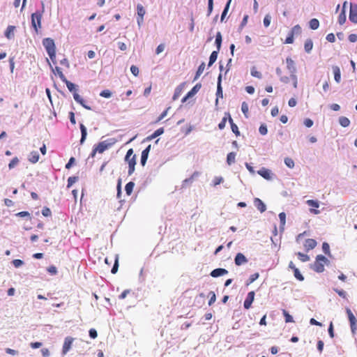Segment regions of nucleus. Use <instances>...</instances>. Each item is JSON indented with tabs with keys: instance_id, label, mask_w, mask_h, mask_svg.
<instances>
[{
	"instance_id": "4c0bfd02",
	"label": "nucleus",
	"mask_w": 357,
	"mask_h": 357,
	"mask_svg": "<svg viewBox=\"0 0 357 357\" xmlns=\"http://www.w3.org/2000/svg\"><path fill=\"white\" fill-rule=\"evenodd\" d=\"M279 218H280V224H281V229L283 230L284 229V227L285 225V222H286V215L284 212H282L279 214Z\"/></svg>"
},
{
	"instance_id": "6ab92c4d",
	"label": "nucleus",
	"mask_w": 357,
	"mask_h": 357,
	"mask_svg": "<svg viewBox=\"0 0 357 357\" xmlns=\"http://www.w3.org/2000/svg\"><path fill=\"white\" fill-rule=\"evenodd\" d=\"M258 174L265 179L270 180L271 178V172L268 169L263 167L258 171Z\"/></svg>"
},
{
	"instance_id": "5fc2aeb1",
	"label": "nucleus",
	"mask_w": 357,
	"mask_h": 357,
	"mask_svg": "<svg viewBox=\"0 0 357 357\" xmlns=\"http://www.w3.org/2000/svg\"><path fill=\"white\" fill-rule=\"evenodd\" d=\"M77 180V177L76 176H70L68 178V185L67 187L70 188L73 183H75Z\"/></svg>"
},
{
	"instance_id": "cd10ccee",
	"label": "nucleus",
	"mask_w": 357,
	"mask_h": 357,
	"mask_svg": "<svg viewBox=\"0 0 357 357\" xmlns=\"http://www.w3.org/2000/svg\"><path fill=\"white\" fill-rule=\"evenodd\" d=\"M339 123L340 124L344 127H348L350 125V121L347 117L345 116H341L339 118Z\"/></svg>"
},
{
	"instance_id": "bf43d9fd",
	"label": "nucleus",
	"mask_w": 357,
	"mask_h": 357,
	"mask_svg": "<svg viewBox=\"0 0 357 357\" xmlns=\"http://www.w3.org/2000/svg\"><path fill=\"white\" fill-rule=\"evenodd\" d=\"M42 214H43V215L45 216V217H48L52 215V212L49 208L44 207L42 210Z\"/></svg>"
},
{
	"instance_id": "9b49d317",
	"label": "nucleus",
	"mask_w": 357,
	"mask_h": 357,
	"mask_svg": "<svg viewBox=\"0 0 357 357\" xmlns=\"http://www.w3.org/2000/svg\"><path fill=\"white\" fill-rule=\"evenodd\" d=\"M74 339L70 337H66L63 345V354H66L70 349Z\"/></svg>"
},
{
	"instance_id": "3c124183",
	"label": "nucleus",
	"mask_w": 357,
	"mask_h": 357,
	"mask_svg": "<svg viewBox=\"0 0 357 357\" xmlns=\"http://www.w3.org/2000/svg\"><path fill=\"white\" fill-rule=\"evenodd\" d=\"M199 173L198 172H194L192 176L184 181L185 183H192L194 179L199 176Z\"/></svg>"
},
{
	"instance_id": "39448f33",
	"label": "nucleus",
	"mask_w": 357,
	"mask_h": 357,
	"mask_svg": "<svg viewBox=\"0 0 357 357\" xmlns=\"http://www.w3.org/2000/svg\"><path fill=\"white\" fill-rule=\"evenodd\" d=\"M42 15L43 13L40 11H37L31 15V25L36 32L41 27Z\"/></svg>"
},
{
	"instance_id": "72a5a7b5",
	"label": "nucleus",
	"mask_w": 357,
	"mask_h": 357,
	"mask_svg": "<svg viewBox=\"0 0 357 357\" xmlns=\"http://www.w3.org/2000/svg\"><path fill=\"white\" fill-rule=\"evenodd\" d=\"M309 25L312 29L315 30L318 29L319 26V22L317 19L313 18L310 20Z\"/></svg>"
},
{
	"instance_id": "58836bf2",
	"label": "nucleus",
	"mask_w": 357,
	"mask_h": 357,
	"mask_svg": "<svg viewBox=\"0 0 357 357\" xmlns=\"http://www.w3.org/2000/svg\"><path fill=\"white\" fill-rule=\"evenodd\" d=\"M282 314L284 317L285 322H287V323L294 322L293 317L289 314V312L287 310H283Z\"/></svg>"
},
{
	"instance_id": "e433bc0d",
	"label": "nucleus",
	"mask_w": 357,
	"mask_h": 357,
	"mask_svg": "<svg viewBox=\"0 0 357 357\" xmlns=\"http://www.w3.org/2000/svg\"><path fill=\"white\" fill-rule=\"evenodd\" d=\"M216 95H217V96L222 97V86H221V75H220L218 77V82Z\"/></svg>"
},
{
	"instance_id": "680f3d73",
	"label": "nucleus",
	"mask_w": 357,
	"mask_h": 357,
	"mask_svg": "<svg viewBox=\"0 0 357 357\" xmlns=\"http://www.w3.org/2000/svg\"><path fill=\"white\" fill-rule=\"evenodd\" d=\"M130 71L132 73V75L136 77L139 75V68L136 66H134V65H132L130 67Z\"/></svg>"
},
{
	"instance_id": "473e14b6",
	"label": "nucleus",
	"mask_w": 357,
	"mask_h": 357,
	"mask_svg": "<svg viewBox=\"0 0 357 357\" xmlns=\"http://www.w3.org/2000/svg\"><path fill=\"white\" fill-rule=\"evenodd\" d=\"M62 82L66 84L68 89L70 92H74V93L76 92V86L73 83L68 81L66 78V81H62Z\"/></svg>"
},
{
	"instance_id": "ea45409f",
	"label": "nucleus",
	"mask_w": 357,
	"mask_h": 357,
	"mask_svg": "<svg viewBox=\"0 0 357 357\" xmlns=\"http://www.w3.org/2000/svg\"><path fill=\"white\" fill-rule=\"evenodd\" d=\"M297 256L298 259L303 262H305L310 260L309 256L302 252H298Z\"/></svg>"
},
{
	"instance_id": "1a4fd4ad",
	"label": "nucleus",
	"mask_w": 357,
	"mask_h": 357,
	"mask_svg": "<svg viewBox=\"0 0 357 357\" xmlns=\"http://www.w3.org/2000/svg\"><path fill=\"white\" fill-rule=\"evenodd\" d=\"M255 298V292L253 291H250L244 301L243 306L245 309H249Z\"/></svg>"
},
{
	"instance_id": "423d86ee",
	"label": "nucleus",
	"mask_w": 357,
	"mask_h": 357,
	"mask_svg": "<svg viewBox=\"0 0 357 357\" xmlns=\"http://www.w3.org/2000/svg\"><path fill=\"white\" fill-rule=\"evenodd\" d=\"M346 312L347 314L348 319H349V321L350 323L351 332L353 334H354L357 329V328H356L357 320H356L354 314H353V312H351V310L349 308H346Z\"/></svg>"
},
{
	"instance_id": "37998d69",
	"label": "nucleus",
	"mask_w": 357,
	"mask_h": 357,
	"mask_svg": "<svg viewBox=\"0 0 357 357\" xmlns=\"http://www.w3.org/2000/svg\"><path fill=\"white\" fill-rule=\"evenodd\" d=\"M306 203L309 206L312 207V208H317L319 206V202L317 201H315L313 199H309L306 202Z\"/></svg>"
},
{
	"instance_id": "603ef678",
	"label": "nucleus",
	"mask_w": 357,
	"mask_h": 357,
	"mask_svg": "<svg viewBox=\"0 0 357 357\" xmlns=\"http://www.w3.org/2000/svg\"><path fill=\"white\" fill-rule=\"evenodd\" d=\"M231 0H229L228 2L226 4V6L222 13V15H221V20L222 21L225 16L227 15V12H228V10H229V5H230V3H231Z\"/></svg>"
},
{
	"instance_id": "e2e57ef3",
	"label": "nucleus",
	"mask_w": 357,
	"mask_h": 357,
	"mask_svg": "<svg viewBox=\"0 0 357 357\" xmlns=\"http://www.w3.org/2000/svg\"><path fill=\"white\" fill-rule=\"evenodd\" d=\"M232 132L236 135L238 136L240 135V132L238 130V128L236 124L232 123L231 126Z\"/></svg>"
},
{
	"instance_id": "b1692460",
	"label": "nucleus",
	"mask_w": 357,
	"mask_h": 357,
	"mask_svg": "<svg viewBox=\"0 0 357 357\" xmlns=\"http://www.w3.org/2000/svg\"><path fill=\"white\" fill-rule=\"evenodd\" d=\"M163 132H164V128H158L152 135L149 136L147 137V139L152 140V139H155V137H157L158 136L163 134Z\"/></svg>"
},
{
	"instance_id": "a878e982",
	"label": "nucleus",
	"mask_w": 357,
	"mask_h": 357,
	"mask_svg": "<svg viewBox=\"0 0 357 357\" xmlns=\"http://www.w3.org/2000/svg\"><path fill=\"white\" fill-rule=\"evenodd\" d=\"M236 153L234 152H230L227 156V162L229 165L235 162Z\"/></svg>"
},
{
	"instance_id": "f704fd0d",
	"label": "nucleus",
	"mask_w": 357,
	"mask_h": 357,
	"mask_svg": "<svg viewBox=\"0 0 357 357\" xmlns=\"http://www.w3.org/2000/svg\"><path fill=\"white\" fill-rule=\"evenodd\" d=\"M204 68H205V63H202L198 67V69L196 72V75H195V80H196L197 79L199 78V77L202 75V73L204 72Z\"/></svg>"
},
{
	"instance_id": "774afa93",
	"label": "nucleus",
	"mask_w": 357,
	"mask_h": 357,
	"mask_svg": "<svg viewBox=\"0 0 357 357\" xmlns=\"http://www.w3.org/2000/svg\"><path fill=\"white\" fill-rule=\"evenodd\" d=\"M164 50H165V45L160 44L155 50L156 54H160L161 52H162L164 51Z\"/></svg>"
},
{
	"instance_id": "aec40b11",
	"label": "nucleus",
	"mask_w": 357,
	"mask_h": 357,
	"mask_svg": "<svg viewBox=\"0 0 357 357\" xmlns=\"http://www.w3.org/2000/svg\"><path fill=\"white\" fill-rule=\"evenodd\" d=\"M15 30V26H12V25H9L6 31H5V36L8 38V39H11L14 37V31Z\"/></svg>"
},
{
	"instance_id": "79ce46f5",
	"label": "nucleus",
	"mask_w": 357,
	"mask_h": 357,
	"mask_svg": "<svg viewBox=\"0 0 357 357\" xmlns=\"http://www.w3.org/2000/svg\"><path fill=\"white\" fill-rule=\"evenodd\" d=\"M171 109V107H168L158 117V119H156V121H155V123L160 122V121H162L167 114V112L169 111V109Z\"/></svg>"
},
{
	"instance_id": "5701e85b",
	"label": "nucleus",
	"mask_w": 357,
	"mask_h": 357,
	"mask_svg": "<svg viewBox=\"0 0 357 357\" xmlns=\"http://www.w3.org/2000/svg\"><path fill=\"white\" fill-rule=\"evenodd\" d=\"M39 160V154L38 151H32L30 153L29 161L31 163H36Z\"/></svg>"
},
{
	"instance_id": "f3484780",
	"label": "nucleus",
	"mask_w": 357,
	"mask_h": 357,
	"mask_svg": "<svg viewBox=\"0 0 357 357\" xmlns=\"http://www.w3.org/2000/svg\"><path fill=\"white\" fill-rule=\"evenodd\" d=\"M49 65L50 66L52 71L54 73H57V75H59V77H60L61 80V81H66V76L64 75V74L63 73V72L61 71V69L59 68V67H57L56 66L54 68H53L51 66V63L50 62V61L48 59H47Z\"/></svg>"
},
{
	"instance_id": "49530a36",
	"label": "nucleus",
	"mask_w": 357,
	"mask_h": 357,
	"mask_svg": "<svg viewBox=\"0 0 357 357\" xmlns=\"http://www.w3.org/2000/svg\"><path fill=\"white\" fill-rule=\"evenodd\" d=\"M112 92L109 90H108V89L103 90L100 93V96L101 97H103V98H110L112 96Z\"/></svg>"
},
{
	"instance_id": "4d7b16f0",
	"label": "nucleus",
	"mask_w": 357,
	"mask_h": 357,
	"mask_svg": "<svg viewBox=\"0 0 357 357\" xmlns=\"http://www.w3.org/2000/svg\"><path fill=\"white\" fill-rule=\"evenodd\" d=\"M271 16L269 15H266L264 18V25L265 27H268L271 24Z\"/></svg>"
},
{
	"instance_id": "a18cd8bd",
	"label": "nucleus",
	"mask_w": 357,
	"mask_h": 357,
	"mask_svg": "<svg viewBox=\"0 0 357 357\" xmlns=\"http://www.w3.org/2000/svg\"><path fill=\"white\" fill-rule=\"evenodd\" d=\"M19 163V159L17 157L13 158L8 164L10 169L14 168Z\"/></svg>"
},
{
	"instance_id": "a211bd4d",
	"label": "nucleus",
	"mask_w": 357,
	"mask_h": 357,
	"mask_svg": "<svg viewBox=\"0 0 357 357\" xmlns=\"http://www.w3.org/2000/svg\"><path fill=\"white\" fill-rule=\"evenodd\" d=\"M286 63H287V67L291 73V75H294V73L296 72V67H295L294 61L291 58L288 57L286 59Z\"/></svg>"
},
{
	"instance_id": "a19ab883",
	"label": "nucleus",
	"mask_w": 357,
	"mask_h": 357,
	"mask_svg": "<svg viewBox=\"0 0 357 357\" xmlns=\"http://www.w3.org/2000/svg\"><path fill=\"white\" fill-rule=\"evenodd\" d=\"M251 75L259 79L262 77L261 73L258 71L255 67L251 69Z\"/></svg>"
},
{
	"instance_id": "4be33fe9",
	"label": "nucleus",
	"mask_w": 357,
	"mask_h": 357,
	"mask_svg": "<svg viewBox=\"0 0 357 357\" xmlns=\"http://www.w3.org/2000/svg\"><path fill=\"white\" fill-rule=\"evenodd\" d=\"M333 71L334 73V79L335 80L339 83L341 79V73L340 69L338 66H333Z\"/></svg>"
},
{
	"instance_id": "f8f14e48",
	"label": "nucleus",
	"mask_w": 357,
	"mask_h": 357,
	"mask_svg": "<svg viewBox=\"0 0 357 357\" xmlns=\"http://www.w3.org/2000/svg\"><path fill=\"white\" fill-rule=\"evenodd\" d=\"M185 82H183V83L180 84L176 88V89L174 91V93L173 98H172L174 100H176V99L178 98V97L183 93V91L184 89H185Z\"/></svg>"
},
{
	"instance_id": "412c9836",
	"label": "nucleus",
	"mask_w": 357,
	"mask_h": 357,
	"mask_svg": "<svg viewBox=\"0 0 357 357\" xmlns=\"http://www.w3.org/2000/svg\"><path fill=\"white\" fill-rule=\"evenodd\" d=\"M73 98H74L75 100L77 102L79 103L82 107H84L86 109H91L90 107H89L84 104V100L81 98V96L77 92L73 93Z\"/></svg>"
},
{
	"instance_id": "c756f323",
	"label": "nucleus",
	"mask_w": 357,
	"mask_h": 357,
	"mask_svg": "<svg viewBox=\"0 0 357 357\" xmlns=\"http://www.w3.org/2000/svg\"><path fill=\"white\" fill-rule=\"evenodd\" d=\"M313 47V43L311 39H307L304 44V48L306 52L309 53Z\"/></svg>"
},
{
	"instance_id": "69168bd1",
	"label": "nucleus",
	"mask_w": 357,
	"mask_h": 357,
	"mask_svg": "<svg viewBox=\"0 0 357 357\" xmlns=\"http://www.w3.org/2000/svg\"><path fill=\"white\" fill-rule=\"evenodd\" d=\"M47 271L52 275H56L57 273V269L54 266L48 267Z\"/></svg>"
},
{
	"instance_id": "8fccbe9b",
	"label": "nucleus",
	"mask_w": 357,
	"mask_h": 357,
	"mask_svg": "<svg viewBox=\"0 0 357 357\" xmlns=\"http://www.w3.org/2000/svg\"><path fill=\"white\" fill-rule=\"evenodd\" d=\"M294 35L291 32L289 33L288 36L287 37L284 43L285 44H291L294 43Z\"/></svg>"
},
{
	"instance_id": "7ed1b4c3",
	"label": "nucleus",
	"mask_w": 357,
	"mask_h": 357,
	"mask_svg": "<svg viewBox=\"0 0 357 357\" xmlns=\"http://www.w3.org/2000/svg\"><path fill=\"white\" fill-rule=\"evenodd\" d=\"M126 160L128 163V174L131 175L135 171V166L136 164L135 155H133L132 149H130L126 153Z\"/></svg>"
},
{
	"instance_id": "6e6d98bb",
	"label": "nucleus",
	"mask_w": 357,
	"mask_h": 357,
	"mask_svg": "<svg viewBox=\"0 0 357 357\" xmlns=\"http://www.w3.org/2000/svg\"><path fill=\"white\" fill-rule=\"evenodd\" d=\"M259 275L258 273L252 274L249 278V282H248V284L252 283L254 281H255L259 278Z\"/></svg>"
},
{
	"instance_id": "bb28decb",
	"label": "nucleus",
	"mask_w": 357,
	"mask_h": 357,
	"mask_svg": "<svg viewBox=\"0 0 357 357\" xmlns=\"http://www.w3.org/2000/svg\"><path fill=\"white\" fill-rule=\"evenodd\" d=\"M215 43L217 46V50L220 51L222 44V34L219 31L216 33Z\"/></svg>"
},
{
	"instance_id": "2eb2a0df",
	"label": "nucleus",
	"mask_w": 357,
	"mask_h": 357,
	"mask_svg": "<svg viewBox=\"0 0 357 357\" xmlns=\"http://www.w3.org/2000/svg\"><path fill=\"white\" fill-rule=\"evenodd\" d=\"M254 204L255 207L261 212L263 213L266 210V205L259 198H255Z\"/></svg>"
},
{
	"instance_id": "09e8293b",
	"label": "nucleus",
	"mask_w": 357,
	"mask_h": 357,
	"mask_svg": "<svg viewBox=\"0 0 357 357\" xmlns=\"http://www.w3.org/2000/svg\"><path fill=\"white\" fill-rule=\"evenodd\" d=\"M241 110H242L243 113L244 114V115L247 117L248 111H249V108H248V104L245 102H243L242 103Z\"/></svg>"
},
{
	"instance_id": "0eeeda50",
	"label": "nucleus",
	"mask_w": 357,
	"mask_h": 357,
	"mask_svg": "<svg viewBox=\"0 0 357 357\" xmlns=\"http://www.w3.org/2000/svg\"><path fill=\"white\" fill-rule=\"evenodd\" d=\"M349 20L354 23H357V4L351 3L350 4V10H349Z\"/></svg>"
},
{
	"instance_id": "338daca9",
	"label": "nucleus",
	"mask_w": 357,
	"mask_h": 357,
	"mask_svg": "<svg viewBox=\"0 0 357 357\" xmlns=\"http://www.w3.org/2000/svg\"><path fill=\"white\" fill-rule=\"evenodd\" d=\"M13 264L15 268H18L23 264V261H22L21 259H14L13 261Z\"/></svg>"
},
{
	"instance_id": "c03bdc74",
	"label": "nucleus",
	"mask_w": 357,
	"mask_h": 357,
	"mask_svg": "<svg viewBox=\"0 0 357 357\" xmlns=\"http://www.w3.org/2000/svg\"><path fill=\"white\" fill-rule=\"evenodd\" d=\"M291 33H293L294 35H299L301 33V27L300 26V25L297 24V25H295L291 30L290 31Z\"/></svg>"
},
{
	"instance_id": "c9c22d12",
	"label": "nucleus",
	"mask_w": 357,
	"mask_h": 357,
	"mask_svg": "<svg viewBox=\"0 0 357 357\" xmlns=\"http://www.w3.org/2000/svg\"><path fill=\"white\" fill-rule=\"evenodd\" d=\"M346 22V14L345 11L343 9L342 11L340 13L338 16V22L340 24L342 25Z\"/></svg>"
},
{
	"instance_id": "9d476101",
	"label": "nucleus",
	"mask_w": 357,
	"mask_h": 357,
	"mask_svg": "<svg viewBox=\"0 0 357 357\" xmlns=\"http://www.w3.org/2000/svg\"><path fill=\"white\" fill-rule=\"evenodd\" d=\"M289 268H291L294 271V277L299 281H303L304 280L303 276L300 273L299 270L295 266L292 261H290L289 264Z\"/></svg>"
},
{
	"instance_id": "dca6fc26",
	"label": "nucleus",
	"mask_w": 357,
	"mask_h": 357,
	"mask_svg": "<svg viewBox=\"0 0 357 357\" xmlns=\"http://www.w3.org/2000/svg\"><path fill=\"white\" fill-rule=\"evenodd\" d=\"M227 273H228L227 270H226L225 268H215L213 271H212L211 273V275L213 278H217L219 276L226 275Z\"/></svg>"
},
{
	"instance_id": "c85d7f7f",
	"label": "nucleus",
	"mask_w": 357,
	"mask_h": 357,
	"mask_svg": "<svg viewBox=\"0 0 357 357\" xmlns=\"http://www.w3.org/2000/svg\"><path fill=\"white\" fill-rule=\"evenodd\" d=\"M135 183L132 181L128 182L125 186V190L128 195H130L132 192Z\"/></svg>"
},
{
	"instance_id": "6e6552de",
	"label": "nucleus",
	"mask_w": 357,
	"mask_h": 357,
	"mask_svg": "<svg viewBox=\"0 0 357 357\" xmlns=\"http://www.w3.org/2000/svg\"><path fill=\"white\" fill-rule=\"evenodd\" d=\"M137 23L140 26L141 24L144 22V16L146 13L145 9L141 4H138L137 6Z\"/></svg>"
},
{
	"instance_id": "052dcab7",
	"label": "nucleus",
	"mask_w": 357,
	"mask_h": 357,
	"mask_svg": "<svg viewBox=\"0 0 357 357\" xmlns=\"http://www.w3.org/2000/svg\"><path fill=\"white\" fill-rule=\"evenodd\" d=\"M334 291L342 298H347V294L346 292L342 289H334Z\"/></svg>"
},
{
	"instance_id": "0e129e2a",
	"label": "nucleus",
	"mask_w": 357,
	"mask_h": 357,
	"mask_svg": "<svg viewBox=\"0 0 357 357\" xmlns=\"http://www.w3.org/2000/svg\"><path fill=\"white\" fill-rule=\"evenodd\" d=\"M89 336L93 338V339H95L98 336V333H97V331L96 329L94 328H91L89 331Z\"/></svg>"
},
{
	"instance_id": "ddd939ff",
	"label": "nucleus",
	"mask_w": 357,
	"mask_h": 357,
	"mask_svg": "<svg viewBox=\"0 0 357 357\" xmlns=\"http://www.w3.org/2000/svg\"><path fill=\"white\" fill-rule=\"evenodd\" d=\"M317 241L312 238H308L305 240L304 247L306 251L314 249L317 246Z\"/></svg>"
},
{
	"instance_id": "f03ea898",
	"label": "nucleus",
	"mask_w": 357,
	"mask_h": 357,
	"mask_svg": "<svg viewBox=\"0 0 357 357\" xmlns=\"http://www.w3.org/2000/svg\"><path fill=\"white\" fill-rule=\"evenodd\" d=\"M43 45L52 61L56 63V46L54 40L50 38H46L43 39Z\"/></svg>"
},
{
	"instance_id": "393cba45",
	"label": "nucleus",
	"mask_w": 357,
	"mask_h": 357,
	"mask_svg": "<svg viewBox=\"0 0 357 357\" xmlns=\"http://www.w3.org/2000/svg\"><path fill=\"white\" fill-rule=\"evenodd\" d=\"M202 84L200 83L197 84L188 93V96L192 97L195 96L201 89Z\"/></svg>"
},
{
	"instance_id": "2f4dec72",
	"label": "nucleus",
	"mask_w": 357,
	"mask_h": 357,
	"mask_svg": "<svg viewBox=\"0 0 357 357\" xmlns=\"http://www.w3.org/2000/svg\"><path fill=\"white\" fill-rule=\"evenodd\" d=\"M80 130H81V133H82L80 144H83L84 140L86 139V135H87L86 128L83 124H80Z\"/></svg>"
},
{
	"instance_id": "f257e3e1",
	"label": "nucleus",
	"mask_w": 357,
	"mask_h": 357,
	"mask_svg": "<svg viewBox=\"0 0 357 357\" xmlns=\"http://www.w3.org/2000/svg\"><path fill=\"white\" fill-rule=\"evenodd\" d=\"M116 139L112 138L105 141H102L99 142L97 145H96L91 153V156L93 158L96 153H102L105 151L112 146L116 142Z\"/></svg>"
},
{
	"instance_id": "7c9ffc66",
	"label": "nucleus",
	"mask_w": 357,
	"mask_h": 357,
	"mask_svg": "<svg viewBox=\"0 0 357 357\" xmlns=\"http://www.w3.org/2000/svg\"><path fill=\"white\" fill-rule=\"evenodd\" d=\"M219 51H213L209 58L208 66H212L216 61Z\"/></svg>"
},
{
	"instance_id": "4468645a",
	"label": "nucleus",
	"mask_w": 357,
	"mask_h": 357,
	"mask_svg": "<svg viewBox=\"0 0 357 357\" xmlns=\"http://www.w3.org/2000/svg\"><path fill=\"white\" fill-rule=\"evenodd\" d=\"M235 264L237 266H241L248 262L247 258L242 253H238L234 259Z\"/></svg>"
},
{
	"instance_id": "20e7f679",
	"label": "nucleus",
	"mask_w": 357,
	"mask_h": 357,
	"mask_svg": "<svg viewBox=\"0 0 357 357\" xmlns=\"http://www.w3.org/2000/svg\"><path fill=\"white\" fill-rule=\"evenodd\" d=\"M327 261L328 259L324 256L317 255L313 265V270L317 273H322L324 271V265Z\"/></svg>"
},
{
	"instance_id": "13d9d810",
	"label": "nucleus",
	"mask_w": 357,
	"mask_h": 357,
	"mask_svg": "<svg viewBox=\"0 0 357 357\" xmlns=\"http://www.w3.org/2000/svg\"><path fill=\"white\" fill-rule=\"evenodd\" d=\"M226 123H227V116H225L222 118V121L218 124L219 129H220V130L224 129L225 128Z\"/></svg>"
},
{
	"instance_id": "864d4df0",
	"label": "nucleus",
	"mask_w": 357,
	"mask_h": 357,
	"mask_svg": "<svg viewBox=\"0 0 357 357\" xmlns=\"http://www.w3.org/2000/svg\"><path fill=\"white\" fill-rule=\"evenodd\" d=\"M259 131L260 134L262 135H266L267 132H268L266 126L265 124L261 125L259 128Z\"/></svg>"
},
{
	"instance_id": "de8ad7c7",
	"label": "nucleus",
	"mask_w": 357,
	"mask_h": 357,
	"mask_svg": "<svg viewBox=\"0 0 357 357\" xmlns=\"http://www.w3.org/2000/svg\"><path fill=\"white\" fill-rule=\"evenodd\" d=\"M284 163L289 168H293L294 167V162L290 158H284Z\"/></svg>"
}]
</instances>
